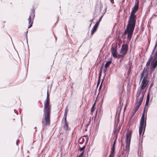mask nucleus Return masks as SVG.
Returning a JSON list of instances; mask_svg holds the SVG:
<instances>
[{"label": "nucleus", "instance_id": "nucleus-1", "mask_svg": "<svg viewBox=\"0 0 157 157\" xmlns=\"http://www.w3.org/2000/svg\"><path fill=\"white\" fill-rule=\"evenodd\" d=\"M138 5L139 2L136 1L131 14L128 23L124 33V35L127 34V39L128 41H130L132 37L135 27L136 18L135 14L138 10Z\"/></svg>", "mask_w": 157, "mask_h": 157}, {"label": "nucleus", "instance_id": "nucleus-2", "mask_svg": "<svg viewBox=\"0 0 157 157\" xmlns=\"http://www.w3.org/2000/svg\"><path fill=\"white\" fill-rule=\"evenodd\" d=\"M49 101L48 95L47 94V98L44 103V114L42 121L43 124L45 126L49 125L50 122L51 107L49 105Z\"/></svg>", "mask_w": 157, "mask_h": 157}, {"label": "nucleus", "instance_id": "nucleus-3", "mask_svg": "<svg viewBox=\"0 0 157 157\" xmlns=\"http://www.w3.org/2000/svg\"><path fill=\"white\" fill-rule=\"evenodd\" d=\"M148 75V73L147 71H145L144 70L143 71L140 77V81L142 80L143 78L141 83V90L139 92L141 91V92L142 90H144L145 88L147 86L148 82V81L147 80ZM142 93L141 92V94Z\"/></svg>", "mask_w": 157, "mask_h": 157}, {"label": "nucleus", "instance_id": "nucleus-4", "mask_svg": "<svg viewBox=\"0 0 157 157\" xmlns=\"http://www.w3.org/2000/svg\"><path fill=\"white\" fill-rule=\"evenodd\" d=\"M141 91L138 92L136 95V99L137 100V102L136 103L134 107V110L137 111L140 107L144 97V92H142L141 94Z\"/></svg>", "mask_w": 157, "mask_h": 157}, {"label": "nucleus", "instance_id": "nucleus-5", "mask_svg": "<svg viewBox=\"0 0 157 157\" xmlns=\"http://www.w3.org/2000/svg\"><path fill=\"white\" fill-rule=\"evenodd\" d=\"M144 114L143 113L141 117V120L139 127L140 137L142 139L144 134V132H142L144 128Z\"/></svg>", "mask_w": 157, "mask_h": 157}, {"label": "nucleus", "instance_id": "nucleus-6", "mask_svg": "<svg viewBox=\"0 0 157 157\" xmlns=\"http://www.w3.org/2000/svg\"><path fill=\"white\" fill-rule=\"evenodd\" d=\"M157 66V51L156 52L155 54L150 67V69L151 72L154 71L155 68Z\"/></svg>", "mask_w": 157, "mask_h": 157}, {"label": "nucleus", "instance_id": "nucleus-7", "mask_svg": "<svg viewBox=\"0 0 157 157\" xmlns=\"http://www.w3.org/2000/svg\"><path fill=\"white\" fill-rule=\"evenodd\" d=\"M131 134L130 133H128L127 135L126 139V145L125 146V151L128 152L129 150V147L130 143Z\"/></svg>", "mask_w": 157, "mask_h": 157}, {"label": "nucleus", "instance_id": "nucleus-8", "mask_svg": "<svg viewBox=\"0 0 157 157\" xmlns=\"http://www.w3.org/2000/svg\"><path fill=\"white\" fill-rule=\"evenodd\" d=\"M128 50V46L127 44H123L121 49V53L125 55Z\"/></svg>", "mask_w": 157, "mask_h": 157}, {"label": "nucleus", "instance_id": "nucleus-9", "mask_svg": "<svg viewBox=\"0 0 157 157\" xmlns=\"http://www.w3.org/2000/svg\"><path fill=\"white\" fill-rule=\"evenodd\" d=\"M35 16V15L34 13H33L29 16L28 18L29 23L31 24L28 27V28H29L31 27L32 26V24L33 23V20L34 19V17Z\"/></svg>", "mask_w": 157, "mask_h": 157}, {"label": "nucleus", "instance_id": "nucleus-10", "mask_svg": "<svg viewBox=\"0 0 157 157\" xmlns=\"http://www.w3.org/2000/svg\"><path fill=\"white\" fill-rule=\"evenodd\" d=\"M111 52L112 54L114 57H117V48L114 46H112L111 48Z\"/></svg>", "mask_w": 157, "mask_h": 157}, {"label": "nucleus", "instance_id": "nucleus-11", "mask_svg": "<svg viewBox=\"0 0 157 157\" xmlns=\"http://www.w3.org/2000/svg\"><path fill=\"white\" fill-rule=\"evenodd\" d=\"M152 56L151 55L150 58H149L148 62H147L146 67H145L144 68L143 70H145V71H147V72L148 73V69L149 67V66L150 64V62L152 58Z\"/></svg>", "mask_w": 157, "mask_h": 157}, {"label": "nucleus", "instance_id": "nucleus-12", "mask_svg": "<svg viewBox=\"0 0 157 157\" xmlns=\"http://www.w3.org/2000/svg\"><path fill=\"white\" fill-rule=\"evenodd\" d=\"M99 24V21H97L91 31V34L92 35H93L94 33L97 30Z\"/></svg>", "mask_w": 157, "mask_h": 157}, {"label": "nucleus", "instance_id": "nucleus-13", "mask_svg": "<svg viewBox=\"0 0 157 157\" xmlns=\"http://www.w3.org/2000/svg\"><path fill=\"white\" fill-rule=\"evenodd\" d=\"M115 154V150L113 149H111L110 151V154L109 157H114Z\"/></svg>", "mask_w": 157, "mask_h": 157}, {"label": "nucleus", "instance_id": "nucleus-14", "mask_svg": "<svg viewBox=\"0 0 157 157\" xmlns=\"http://www.w3.org/2000/svg\"><path fill=\"white\" fill-rule=\"evenodd\" d=\"M111 63V61H108L107 62L105 65V68L106 69L109 66Z\"/></svg>", "mask_w": 157, "mask_h": 157}, {"label": "nucleus", "instance_id": "nucleus-15", "mask_svg": "<svg viewBox=\"0 0 157 157\" xmlns=\"http://www.w3.org/2000/svg\"><path fill=\"white\" fill-rule=\"evenodd\" d=\"M67 112H68V110L66 108L65 109V111L64 115V117H65L64 119H65V121H66V117L67 115Z\"/></svg>", "mask_w": 157, "mask_h": 157}, {"label": "nucleus", "instance_id": "nucleus-16", "mask_svg": "<svg viewBox=\"0 0 157 157\" xmlns=\"http://www.w3.org/2000/svg\"><path fill=\"white\" fill-rule=\"evenodd\" d=\"M116 143V140H114L113 142V145L112 147L111 148V149H113L115 150V145Z\"/></svg>", "mask_w": 157, "mask_h": 157}, {"label": "nucleus", "instance_id": "nucleus-17", "mask_svg": "<svg viewBox=\"0 0 157 157\" xmlns=\"http://www.w3.org/2000/svg\"><path fill=\"white\" fill-rule=\"evenodd\" d=\"M64 128L65 130H67L68 129V125L67 123L66 122V121L64 125Z\"/></svg>", "mask_w": 157, "mask_h": 157}, {"label": "nucleus", "instance_id": "nucleus-18", "mask_svg": "<svg viewBox=\"0 0 157 157\" xmlns=\"http://www.w3.org/2000/svg\"><path fill=\"white\" fill-rule=\"evenodd\" d=\"M124 56V55H123V54H118L117 55V57H118V58L123 57Z\"/></svg>", "mask_w": 157, "mask_h": 157}, {"label": "nucleus", "instance_id": "nucleus-19", "mask_svg": "<svg viewBox=\"0 0 157 157\" xmlns=\"http://www.w3.org/2000/svg\"><path fill=\"white\" fill-rule=\"evenodd\" d=\"M86 147V145L83 146L82 147H79V149L80 151H82Z\"/></svg>", "mask_w": 157, "mask_h": 157}, {"label": "nucleus", "instance_id": "nucleus-20", "mask_svg": "<svg viewBox=\"0 0 157 157\" xmlns=\"http://www.w3.org/2000/svg\"><path fill=\"white\" fill-rule=\"evenodd\" d=\"M83 153H84V151L82 152V153L80 154V155L78 156V157H82V156L83 155Z\"/></svg>", "mask_w": 157, "mask_h": 157}, {"label": "nucleus", "instance_id": "nucleus-21", "mask_svg": "<svg viewBox=\"0 0 157 157\" xmlns=\"http://www.w3.org/2000/svg\"><path fill=\"white\" fill-rule=\"evenodd\" d=\"M155 48H155V47H154V48H153V50H152V52L151 54V55L152 56V55L153 54V53H154V51H155Z\"/></svg>", "mask_w": 157, "mask_h": 157}, {"label": "nucleus", "instance_id": "nucleus-22", "mask_svg": "<svg viewBox=\"0 0 157 157\" xmlns=\"http://www.w3.org/2000/svg\"><path fill=\"white\" fill-rule=\"evenodd\" d=\"M136 112V111H135V110H134V111L132 113V116L134 115Z\"/></svg>", "mask_w": 157, "mask_h": 157}, {"label": "nucleus", "instance_id": "nucleus-23", "mask_svg": "<svg viewBox=\"0 0 157 157\" xmlns=\"http://www.w3.org/2000/svg\"><path fill=\"white\" fill-rule=\"evenodd\" d=\"M111 1V2L113 4L114 3V2L113 0H110Z\"/></svg>", "mask_w": 157, "mask_h": 157}, {"label": "nucleus", "instance_id": "nucleus-24", "mask_svg": "<svg viewBox=\"0 0 157 157\" xmlns=\"http://www.w3.org/2000/svg\"><path fill=\"white\" fill-rule=\"evenodd\" d=\"M94 104L92 106V109H91V112H92V111H93L94 110H93V108L94 107Z\"/></svg>", "mask_w": 157, "mask_h": 157}, {"label": "nucleus", "instance_id": "nucleus-25", "mask_svg": "<svg viewBox=\"0 0 157 157\" xmlns=\"http://www.w3.org/2000/svg\"><path fill=\"white\" fill-rule=\"evenodd\" d=\"M106 71V70L105 69L104 71V74H105V72Z\"/></svg>", "mask_w": 157, "mask_h": 157}, {"label": "nucleus", "instance_id": "nucleus-26", "mask_svg": "<svg viewBox=\"0 0 157 157\" xmlns=\"http://www.w3.org/2000/svg\"><path fill=\"white\" fill-rule=\"evenodd\" d=\"M157 46V43H156L155 44V46L154 47H155V48H156V46Z\"/></svg>", "mask_w": 157, "mask_h": 157}, {"label": "nucleus", "instance_id": "nucleus-27", "mask_svg": "<svg viewBox=\"0 0 157 157\" xmlns=\"http://www.w3.org/2000/svg\"><path fill=\"white\" fill-rule=\"evenodd\" d=\"M102 17H101L100 18V19H99V21H99V22H100V21H101V18H102Z\"/></svg>", "mask_w": 157, "mask_h": 157}, {"label": "nucleus", "instance_id": "nucleus-28", "mask_svg": "<svg viewBox=\"0 0 157 157\" xmlns=\"http://www.w3.org/2000/svg\"><path fill=\"white\" fill-rule=\"evenodd\" d=\"M148 97H147V101H146V104H147V98H148Z\"/></svg>", "mask_w": 157, "mask_h": 157}, {"label": "nucleus", "instance_id": "nucleus-29", "mask_svg": "<svg viewBox=\"0 0 157 157\" xmlns=\"http://www.w3.org/2000/svg\"><path fill=\"white\" fill-rule=\"evenodd\" d=\"M27 33H28V31H27V32H26V34L27 39Z\"/></svg>", "mask_w": 157, "mask_h": 157}, {"label": "nucleus", "instance_id": "nucleus-30", "mask_svg": "<svg viewBox=\"0 0 157 157\" xmlns=\"http://www.w3.org/2000/svg\"><path fill=\"white\" fill-rule=\"evenodd\" d=\"M93 21V20H90V22H91V23H92Z\"/></svg>", "mask_w": 157, "mask_h": 157}, {"label": "nucleus", "instance_id": "nucleus-31", "mask_svg": "<svg viewBox=\"0 0 157 157\" xmlns=\"http://www.w3.org/2000/svg\"><path fill=\"white\" fill-rule=\"evenodd\" d=\"M16 144H17V145L18 144H17V142Z\"/></svg>", "mask_w": 157, "mask_h": 157}, {"label": "nucleus", "instance_id": "nucleus-32", "mask_svg": "<svg viewBox=\"0 0 157 157\" xmlns=\"http://www.w3.org/2000/svg\"><path fill=\"white\" fill-rule=\"evenodd\" d=\"M156 43H157V40H156Z\"/></svg>", "mask_w": 157, "mask_h": 157}]
</instances>
